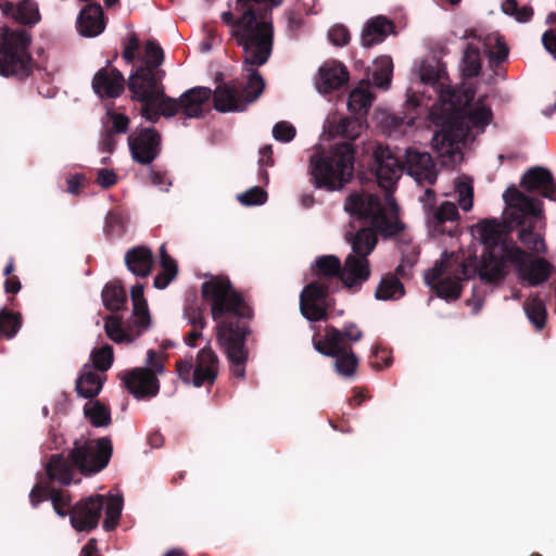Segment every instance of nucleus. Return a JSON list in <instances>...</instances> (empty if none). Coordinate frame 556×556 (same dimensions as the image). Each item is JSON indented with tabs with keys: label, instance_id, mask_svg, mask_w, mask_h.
Wrapping results in <instances>:
<instances>
[{
	"label": "nucleus",
	"instance_id": "nucleus-1",
	"mask_svg": "<svg viewBox=\"0 0 556 556\" xmlns=\"http://www.w3.org/2000/svg\"><path fill=\"white\" fill-rule=\"evenodd\" d=\"M403 164L389 147L378 144L372 152L371 173L384 190V201L390 210L388 216L379 195L369 192L351 193L344 208L358 219H369L372 228H362L354 236L346 235L352 252L342 264L341 283L351 292H358L370 278L368 255L378 242L377 232L389 238L403 231L404 224L399 219V205L393 197V188L401 177Z\"/></svg>",
	"mask_w": 556,
	"mask_h": 556
},
{
	"label": "nucleus",
	"instance_id": "nucleus-2",
	"mask_svg": "<svg viewBox=\"0 0 556 556\" xmlns=\"http://www.w3.org/2000/svg\"><path fill=\"white\" fill-rule=\"evenodd\" d=\"M282 0H237L236 10L241 12V22L232 39L243 50V65L248 73L245 84L231 80L214 90L216 111L243 112L255 102L265 89V80L255 68L268 62L274 49V26L265 16L266 10H256L254 4L277 7Z\"/></svg>",
	"mask_w": 556,
	"mask_h": 556
},
{
	"label": "nucleus",
	"instance_id": "nucleus-3",
	"mask_svg": "<svg viewBox=\"0 0 556 556\" xmlns=\"http://www.w3.org/2000/svg\"><path fill=\"white\" fill-rule=\"evenodd\" d=\"M201 295L211 306V315L216 323V339L227 356L231 374L244 378L249 358L247 339L252 332L249 321L254 316L253 307L225 276H214L204 281Z\"/></svg>",
	"mask_w": 556,
	"mask_h": 556
},
{
	"label": "nucleus",
	"instance_id": "nucleus-4",
	"mask_svg": "<svg viewBox=\"0 0 556 556\" xmlns=\"http://www.w3.org/2000/svg\"><path fill=\"white\" fill-rule=\"evenodd\" d=\"M506 204L505 217L483 219L476 226V233L484 245L479 266V277L485 283H496L506 276L507 258L517 245L504 239L514 225L523 223L527 215L541 216L542 201L519 191L514 185L503 194Z\"/></svg>",
	"mask_w": 556,
	"mask_h": 556
},
{
	"label": "nucleus",
	"instance_id": "nucleus-5",
	"mask_svg": "<svg viewBox=\"0 0 556 556\" xmlns=\"http://www.w3.org/2000/svg\"><path fill=\"white\" fill-rule=\"evenodd\" d=\"M355 147L350 142L334 143L328 150L315 152L309 157L311 182L316 189L338 191L354 176Z\"/></svg>",
	"mask_w": 556,
	"mask_h": 556
},
{
	"label": "nucleus",
	"instance_id": "nucleus-6",
	"mask_svg": "<svg viewBox=\"0 0 556 556\" xmlns=\"http://www.w3.org/2000/svg\"><path fill=\"white\" fill-rule=\"evenodd\" d=\"M104 510L105 518L102 527L105 531H113L119 522L123 510V497L110 495L108 498L101 494L83 497L71 507L70 522L78 532H91L97 529Z\"/></svg>",
	"mask_w": 556,
	"mask_h": 556
},
{
	"label": "nucleus",
	"instance_id": "nucleus-7",
	"mask_svg": "<svg viewBox=\"0 0 556 556\" xmlns=\"http://www.w3.org/2000/svg\"><path fill=\"white\" fill-rule=\"evenodd\" d=\"M31 35L26 29L0 28V75L25 80L33 75L35 61L29 53Z\"/></svg>",
	"mask_w": 556,
	"mask_h": 556
},
{
	"label": "nucleus",
	"instance_id": "nucleus-8",
	"mask_svg": "<svg viewBox=\"0 0 556 556\" xmlns=\"http://www.w3.org/2000/svg\"><path fill=\"white\" fill-rule=\"evenodd\" d=\"M113 455V443L110 437L75 440L70 451V459L76 465L77 471L85 477L104 470Z\"/></svg>",
	"mask_w": 556,
	"mask_h": 556
},
{
	"label": "nucleus",
	"instance_id": "nucleus-9",
	"mask_svg": "<svg viewBox=\"0 0 556 556\" xmlns=\"http://www.w3.org/2000/svg\"><path fill=\"white\" fill-rule=\"evenodd\" d=\"M212 96L214 97V93L207 87H193L177 99L164 92V96L157 99L156 105L164 117H173L181 112L186 118H200L203 117L205 105Z\"/></svg>",
	"mask_w": 556,
	"mask_h": 556
},
{
	"label": "nucleus",
	"instance_id": "nucleus-10",
	"mask_svg": "<svg viewBox=\"0 0 556 556\" xmlns=\"http://www.w3.org/2000/svg\"><path fill=\"white\" fill-rule=\"evenodd\" d=\"M165 71H154L147 66H137L127 80L131 99L139 103H156L164 96Z\"/></svg>",
	"mask_w": 556,
	"mask_h": 556
},
{
	"label": "nucleus",
	"instance_id": "nucleus-11",
	"mask_svg": "<svg viewBox=\"0 0 556 556\" xmlns=\"http://www.w3.org/2000/svg\"><path fill=\"white\" fill-rule=\"evenodd\" d=\"M448 114L444 116L437 115L433 111L431 112L433 123L440 127L433 135L432 146L441 154L450 153L454 146L463 141L467 135V127L464 121L458 117L455 113L457 112L458 101L455 98V108L447 104Z\"/></svg>",
	"mask_w": 556,
	"mask_h": 556
},
{
	"label": "nucleus",
	"instance_id": "nucleus-12",
	"mask_svg": "<svg viewBox=\"0 0 556 556\" xmlns=\"http://www.w3.org/2000/svg\"><path fill=\"white\" fill-rule=\"evenodd\" d=\"M336 291L329 285L311 281L300 294L301 314L309 321L327 320L328 309L331 306L329 295Z\"/></svg>",
	"mask_w": 556,
	"mask_h": 556
},
{
	"label": "nucleus",
	"instance_id": "nucleus-13",
	"mask_svg": "<svg viewBox=\"0 0 556 556\" xmlns=\"http://www.w3.org/2000/svg\"><path fill=\"white\" fill-rule=\"evenodd\" d=\"M444 273L443 263H437L425 276V280L439 298L448 302L456 301L459 299L463 290L460 281L469 279L472 270L466 263H460L456 276L443 277Z\"/></svg>",
	"mask_w": 556,
	"mask_h": 556
},
{
	"label": "nucleus",
	"instance_id": "nucleus-14",
	"mask_svg": "<svg viewBox=\"0 0 556 556\" xmlns=\"http://www.w3.org/2000/svg\"><path fill=\"white\" fill-rule=\"evenodd\" d=\"M507 264H511L519 277L530 286L545 282L553 271V265L543 257L533 258L518 245L510 252Z\"/></svg>",
	"mask_w": 556,
	"mask_h": 556
},
{
	"label": "nucleus",
	"instance_id": "nucleus-15",
	"mask_svg": "<svg viewBox=\"0 0 556 556\" xmlns=\"http://www.w3.org/2000/svg\"><path fill=\"white\" fill-rule=\"evenodd\" d=\"M132 160L141 165H150L162 151V138L154 127L141 128L128 136Z\"/></svg>",
	"mask_w": 556,
	"mask_h": 556
},
{
	"label": "nucleus",
	"instance_id": "nucleus-16",
	"mask_svg": "<svg viewBox=\"0 0 556 556\" xmlns=\"http://www.w3.org/2000/svg\"><path fill=\"white\" fill-rule=\"evenodd\" d=\"M363 331L354 323L345 324L342 329L328 325L325 334L313 337L314 349L320 354H333L334 346H352L351 343L362 340Z\"/></svg>",
	"mask_w": 556,
	"mask_h": 556
},
{
	"label": "nucleus",
	"instance_id": "nucleus-17",
	"mask_svg": "<svg viewBox=\"0 0 556 556\" xmlns=\"http://www.w3.org/2000/svg\"><path fill=\"white\" fill-rule=\"evenodd\" d=\"M122 381L134 397L151 399L159 394L160 381L152 369L136 367L122 375Z\"/></svg>",
	"mask_w": 556,
	"mask_h": 556
},
{
	"label": "nucleus",
	"instance_id": "nucleus-18",
	"mask_svg": "<svg viewBox=\"0 0 556 556\" xmlns=\"http://www.w3.org/2000/svg\"><path fill=\"white\" fill-rule=\"evenodd\" d=\"M427 224L429 229L437 235H455L459 214L456 204L451 201L442 202L438 207L426 205Z\"/></svg>",
	"mask_w": 556,
	"mask_h": 556
},
{
	"label": "nucleus",
	"instance_id": "nucleus-19",
	"mask_svg": "<svg viewBox=\"0 0 556 556\" xmlns=\"http://www.w3.org/2000/svg\"><path fill=\"white\" fill-rule=\"evenodd\" d=\"M126 80L123 73L116 67L108 65L100 68L92 78L93 92L100 99H116L125 90Z\"/></svg>",
	"mask_w": 556,
	"mask_h": 556
},
{
	"label": "nucleus",
	"instance_id": "nucleus-20",
	"mask_svg": "<svg viewBox=\"0 0 556 556\" xmlns=\"http://www.w3.org/2000/svg\"><path fill=\"white\" fill-rule=\"evenodd\" d=\"M520 186L528 192H538L543 198L556 201V184L553 174L545 167L529 168L522 175Z\"/></svg>",
	"mask_w": 556,
	"mask_h": 556
},
{
	"label": "nucleus",
	"instance_id": "nucleus-21",
	"mask_svg": "<svg viewBox=\"0 0 556 556\" xmlns=\"http://www.w3.org/2000/svg\"><path fill=\"white\" fill-rule=\"evenodd\" d=\"M219 368V361L216 353L210 345L201 349L197 355L192 384L200 388L204 384L213 386Z\"/></svg>",
	"mask_w": 556,
	"mask_h": 556
},
{
	"label": "nucleus",
	"instance_id": "nucleus-22",
	"mask_svg": "<svg viewBox=\"0 0 556 556\" xmlns=\"http://www.w3.org/2000/svg\"><path fill=\"white\" fill-rule=\"evenodd\" d=\"M76 465L70 459V454H52L45 464V472L50 483L70 485L75 480Z\"/></svg>",
	"mask_w": 556,
	"mask_h": 556
},
{
	"label": "nucleus",
	"instance_id": "nucleus-23",
	"mask_svg": "<svg viewBox=\"0 0 556 556\" xmlns=\"http://www.w3.org/2000/svg\"><path fill=\"white\" fill-rule=\"evenodd\" d=\"M349 77V71L341 62H326L318 70L316 87L320 92L329 93L343 87Z\"/></svg>",
	"mask_w": 556,
	"mask_h": 556
},
{
	"label": "nucleus",
	"instance_id": "nucleus-24",
	"mask_svg": "<svg viewBox=\"0 0 556 556\" xmlns=\"http://www.w3.org/2000/svg\"><path fill=\"white\" fill-rule=\"evenodd\" d=\"M407 172L418 181L433 185L437 180V172L432 156L428 152L408 149L405 154Z\"/></svg>",
	"mask_w": 556,
	"mask_h": 556
},
{
	"label": "nucleus",
	"instance_id": "nucleus-25",
	"mask_svg": "<svg viewBox=\"0 0 556 556\" xmlns=\"http://www.w3.org/2000/svg\"><path fill=\"white\" fill-rule=\"evenodd\" d=\"M76 28L84 37L100 35L105 28L102 7L97 2L85 5L77 16Z\"/></svg>",
	"mask_w": 556,
	"mask_h": 556
},
{
	"label": "nucleus",
	"instance_id": "nucleus-26",
	"mask_svg": "<svg viewBox=\"0 0 556 556\" xmlns=\"http://www.w3.org/2000/svg\"><path fill=\"white\" fill-rule=\"evenodd\" d=\"M313 271L315 279L325 286L338 290L342 277V263L336 255H321L315 260Z\"/></svg>",
	"mask_w": 556,
	"mask_h": 556
},
{
	"label": "nucleus",
	"instance_id": "nucleus-27",
	"mask_svg": "<svg viewBox=\"0 0 556 556\" xmlns=\"http://www.w3.org/2000/svg\"><path fill=\"white\" fill-rule=\"evenodd\" d=\"M0 11L2 16L11 17L25 26H34L40 21L38 5L33 0H22L16 5L0 0Z\"/></svg>",
	"mask_w": 556,
	"mask_h": 556
},
{
	"label": "nucleus",
	"instance_id": "nucleus-28",
	"mask_svg": "<svg viewBox=\"0 0 556 556\" xmlns=\"http://www.w3.org/2000/svg\"><path fill=\"white\" fill-rule=\"evenodd\" d=\"M421 80L431 85L439 92V100L442 104H451L455 108L456 91L445 85L446 72L439 65H426L421 67Z\"/></svg>",
	"mask_w": 556,
	"mask_h": 556
},
{
	"label": "nucleus",
	"instance_id": "nucleus-29",
	"mask_svg": "<svg viewBox=\"0 0 556 556\" xmlns=\"http://www.w3.org/2000/svg\"><path fill=\"white\" fill-rule=\"evenodd\" d=\"M104 330L108 338L115 343H131L148 329L134 326L131 318L124 328L122 317L111 314L104 317Z\"/></svg>",
	"mask_w": 556,
	"mask_h": 556
},
{
	"label": "nucleus",
	"instance_id": "nucleus-30",
	"mask_svg": "<svg viewBox=\"0 0 556 556\" xmlns=\"http://www.w3.org/2000/svg\"><path fill=\"white\" fill-rule=\"evenodd\" d=\"M390 34H395L394 23L386 16L379 15L368 20L365 24L361 42L364 48H371L381 43Z\"/></svg>",
	"mask_w": 556,
	"mask_h": 556
},
{
	"label": "nucleus",
	"instance_id": "nucleus-31",
	"mask_svg": "<svg viewBox=\"0 0 556 556\" xmlns=\"http://www.w3.org/2000/svg\"><path fill=\"white\" fill-rule=\"evenodd\" d=\"M125 265L135 276L146 278L154 266L153 252L144 245L132 247L125 254Z\"/></svg>",
	"mask_w": 556,
	"mask_h": 556
},
{
	"label": "nucleus",
	"instance_id": "nucleus-32",
	"mask_svg": "<svg viewBox=\"0 0 556 556\" xmlns=\"http://www.w3.org/2000/svg\"><path fill=\"white\" fill-rule=\"evenodd\" d=\"M544 213L541 216L527 215L523 217V223L519 224L520 230L518 232V239L520 242L530 251L543 254L546 252V245L541 235L534 232L535 224L533 219H542Z\"/></svg>",
	"mask_w": 556,
	"mask_h": 556
},
{
	"label": "nucleus",
	"instance_id": "nucleus-33",
	"mask_svg": "<svg viewBox=\"0 0 556 556\" xmlns=\"http://www.w3.org/2000/svg\"><path fill=\"white\" fill-rule=\"evenodd\" d=\"M332 350L336 353L324 355L334 358V370L338 375L344 378L354 377L358 367V357L353 352L352 346L337 345Z\"/></svg>",
	"mask_w": 556,
	"mask_h": 556
},
{
	"label": "nucleus",
	"instance_id": "nucleus-34",
	"mask_svg": "<svg viewBox=\"0 0 556 556\" xmlns=\"http://www.w3.org/2000/svg\"><path fill=\"white\" fill-rule=\"evenodd\" d=\"M143 291L142 283H136L130 290L132 301L131 323L136 327H141V329H149L151 327V316Z\"/></svg>",
	"mask_w": 556,
	"mask_h": 556
},
{
	"label": "nucleus",
	"instance_id": "nucleus-35",
	"mask_svg": "<svg viewBox=\"0 0 556 556\" xmlns=\"http://www.w3.org/2000/svg\"><path fill=\"white\" fill-rule=\"evenodd\" d=\"M101 298L104 307L111 313L124 309L127 303L126 290L119 280L106 282L102 289Z\"/></svg>",
	"mask_w": 556,
	"mask_h": 556
},
{
	"label": "nucleus",
	"instance_id": "nucleus-36",
	"mask_svg": "<svg viewBox=\"0 0 556 556\" xmlns=\"http://www.w3.org/2000/svg\"><path fill=\"white\" fill-rule=\"evenodd\" d=\"M466 104L468 105L466 110V116L468 118V122L471 124L472 127L476 128H484L491 123L492 119V110L490 105L485 103V96H482L478 98V100L470 104L472 101V94L466 96Z\"/></svg>",
	"mask_w": 556,
	"mask_h": 556
},
{
	"label": "nucleus",
	"instance_id": "nucleus-37",
	"mask_svg": "<svg viewBox=\"0 0 556 556\" xmlns=\"http://www.w3.org/2000/svg\"><path fill=\"white\" fill-rule=\"evenodd\" d=\"M102 386L103 381L99 374L90 370L89 366L85 365L84 371L76 380L75 390L84 399H93L100 393Z\"/></svg>",
	"mask_w": 556,
	"mask_h": 556
},
{
	"label": "nucleus",
	"instance_id": "nucleus-38",
	"mask_svg": "<svg viewBox=\"0 0 556 556\" xmlns=\"http://www.w3.org/2000/svg\"><path fill=\"white\" fill-rule=\"evenodd\" d=\"M405 293L403 283L400 278L393 274H387L380 280L375 291V298L380 301L397 300Z\"/></svg>",
	"mask_w": 556,
	"mask_h": 556
},
{
	"label": "nucleus",
	"instance_id": "nucleus-39",
	"mask_svg": "<svg viewBox=\"0 0 556 556\" xmlns=\"http://www.w3.org/2000/svg\"><path fill=\"white\" fill-rule=\"evenodd\" d=\"M375 96L365 88H355L351 91L348 101L349 111L358 115L359 117H364L368 114V111L372 104Z\"/></svg>",
	"mask_w": 556,
	"mask_h": 556
},
{
	"label": "nucleus",
	"instance_id": "nucleus-40",
	"mask_svg": "<svg viewBox=\"0 0 556 556\" xmlns=\"http://www.w3.org/2000/svg\"><path fill=\"white\" fill-rule=\"evenodd\" d=\"M84 414L93 427H108L112 422L111 410L105 404L94 401L84 407Z\"/></svg>",
	"mask_w": 556,
	"mask_h": 556
},
{
	"label": "nucleus",
	"instance_id": "nucleus-41",
	"mask_svg": "<svg viewBox=\"0 0 556 556\" xmlns=\"http://www.w3.org/2000/svg\"><path fill=\"white\" fill-rule=\"evenodd\" d=\"M392 74L393 62L391 56L382 55L375 61L372 81L378 88L388 89L391 85Z\"/></svg>",
	"mask_w": 556,
	"mask_h": 556
},
{
	"label": "nucleus",
	"instance_id": "nucleus-42",
	"mask_svg": "<svg viewBox=\"0 0 556 556\" xmlns=\"http://www.w3.org/2000/svg\"><path fill=\"white\" fill-rule=\"evenodd\" d=\"M164 51L157 41L150 39L146 42L144 54L139 59V66H147L154 71H163L161 65L164 63Z\"/></svg>",
	"mask_w": 556,
	"mask_h": 556
},
{
	"label": "nucleus",
	"instance_id": "nucleus-43",
	"mask_svg": "<svg viewBox=\"0 0 556 556\" xmlns=\"http://www.w3.org/2000/svg\"><path fill=\"white\" fill-rule=\"evenodd\" d=\"M523 307L530 323L536 330H542L545 327L547 318L544 302L539 298H532L525 302Z\"/></svg>",
	"mask_w": 556,
	"mask_h": 556
},
{
	"label": "nucleus",
	"instance_id": "nucleus-44",
	"mask_svg": "<svg viewBox=\"0 0 556 556\" xmlns=\"http://www.w3.org/2000/svg\"><path fill=\"white\" fill-rule=\"evenodd\" d=\"M22 327V318L18 313H13L8 308L0 311V336L12 339Z\"/></svg>",
	"mask_w": 556,
	"mask_h": 556
},
{
	"label": "nucleus",
	"instance_id": "nucleus-45",
	"mask_svg": "<svg viewBox=\"0 0 556 556\" xmlns=\"http://www.w3.org/2000/svg\"><path fill=\"white\" fill-rule=\"evenodd\" d=\"M480 71V50L475 45L468 43L463 58V74L465 77L471 78L478 76Z\"/></svg>",
	"mask_w": 556,
	"mask_h": 556
},
{
	"label": "nucleus",
	"instance_id": "nucleus-46",
	"mask_svg": "<svg viewBox=\"0 0 556 556\" xmlns=\"http://www.w3.org/2000/svg\"><path fill=\"white\" fill-rule=\"evenodd\" d=\"M182 316L192 328H205L207 324L204 316V308L198 303L195 298L191 301H187L184 306Z\"/></svg>",
	"mask_w": 556,
	"mask_h": 556
},
{
	"label": "nucleus",
	"instance_id": "nucleus-47",
	"mask_svg": "<svg viewBox=\"0 0 556 556\" xmlns=\"http://www.w3.org/2000/svg\"><path fill=\"white\" fill-rule=\"evenodd\" d=\"M90 359L96 370L106 371L114 361L113 348L110 344H105L101 348L93 349L90 354Z\"/></svg>",
	"mask_w": 556,
	"mask_h": 556
},
{
	"label": "nucleus",
	"instance_id": "nucleus-48",
	"mask_svg": "<svg viewBox=\"0 0 556 556\" xmlns=\"http://www.w3.org/2000/svg\"><path fill=\"white\" fill-rule=\"evenodd\" d=\"M336 131L342 138L346 139V142L352 143L362 132V122L358 117L342 118L337 125Z\"/></svg>",
	"mask_w": 556,
	"mask_h": 556
},
{
	"label": "nucleus",
	"instance_id": "nucleus-49",
	"mask_svg": "<svg viewBox=\"0 0 556 556\" xmlns=\"http://www.w3.org/2000/svg\"><path fill=\"white\" fill-rule=\"evenodd\" d=\"M49 500L52 503L55 514L60 517H65L71 514V495L62 490L50 488Z\"/></svg>",
	"mask_w": 556,
	"mask_h": 556
},
{
	"label": "nucleus",
	"instance_id": "nucleus-50",
	"mask_svg": "<svg viewBox=\"0 0 556 556\" xmlns=\"http://www.w3.org/2000/svg\"><path fill=\"white\" fill-rule=\"evenodd\" d=\"M238 200L241 204L245 206L261 205L266 202L267 193L263 188L255 186L247 190L245 192L239 194Z\"/></svg>",
	"mask_w": 556,
	"mask_h": 556
},
{
	"label": "nucleus",
	"instance_id": "nucleus-51",
	"mask_svg": "<svg viewBox=\"0 0 556 556\" xmlns=\"http://www.w3.org/2000/svg\"><path fill=\"white\" fill-rule=\"evenodd\" d=\"M328 39L336 47H344L350 42L351 35L344 25L337 24L328 30Z\"/></svg>",
	"mask_w": 556,
	"mask_h": 556
},
{
	"label": "nucleus",
	"instance_id": "nucleus-52",
	"mask_svg": "<svg viewBox=\"0 0 556 556\" xmlns=\"http://www.w3.org/2000/svg\"><path fill=\"white\" fill-rule=\"evenodd\" d=\"M296 135L295 127L285 121L278 122L273 128V136L277 141L290 142Z\"/></svg>",
	"mask_w": 556,
	"mask_h": 556
},
{
	"label": "nucleus",
	"instance_id": "nucleus-53",
	"mask_svg": "<svg viewBox=\"0 0 556 556\" xmlns=\"http://www.w3.org/2000/svg\"><path fill=\"white\" fill-rule=\"evenodd\" d=\"M458 193V204L465 211L468 212L472 207L473 188L469 182H459L456 186Z\"/></svg>",
	"mask_w": 556,
	"mask_h": 556
},
{
	"label": "nucleus",
	"instance_id": "nucleus-54",
	"mask_svg": "<svg viewBox=\"0 0 556 556\" xmlns=\"http://www.w3.org/2000/svg\"><path fill=\"white\" fill-rule=\"evenodd\" d=\"M140 49V40L138 36L132 33L128 40L124 43L122 56L127 64H132L137 59V52Z\"/></svg>",
	"mask_w": 556,
	"mask_h": 556
},
{
	"label": "nucleus",
	"instance_id": "nucleus-55",
	"mask_svg": "<svg viewBox=\"0 0 556 556\" xmlns=\"http://www.w3.org/2000/svg\"><path fill=\"white\" fill-rule=\"evenodd\" d=\"M104 231L108 237H119L123 233V222L118 214L109 212L105 217Z\"/></svg>",
	"mask_w": 556,
	"mask_h": 556
},
{
	"label": "nucleus",
	"instance_id": "nucleus-56",
	"mask_svg": "<svg viewBox=\"0 0 556 556\" xmlns=\"http://www.w3.org/2000/svg\"><path fill=\"white\" fill-rule=\"evenodd\" d=\"M160 264L162 271L168 273L172 277L177 276V262L168 254L165 243L160 247Z\"/></svg>",
	"mask_w": 556,
	"mask_h": 556
},
{
	"label": "nucleus",
	"instance_id": "nucleus-57",
	"mask_svg": "<svg viewBox=\"0 0 556 556\" xmlns=\"http://www.w3.org/2000/svg\"><path fill=\"white\" fill-rule=\"evenodd\" d=\"M261 159L258 161V165L261 167L260 169V176L262 177L263 181L265 184L268 182V173L264 166H273L274 165V159H273V147L270 144H266L263 148L260 149Z\"/></svg>",
	"mask_w": 556,
	"mask_h": 556
},
{
	"label": "nucleus",
	"instance_id": "nucleus-58",
	"mask_svg": "<svg viewBox=\"0 0 556 556\" xmlns=\"http://www.w3.org/2000/svg\"><path fill=\"white\" fill-rule=\"evenodd\" d=\"M194 365L191 359H179L176 362V371L180 380L186 384H192Z\"/></svg>",
	"mask_w": 556,
	"mask_h": 556
},
{
	"label": "nucleus",
	"instance_id": "nucleus-59",
	"mask_svg": "<svg viewBox=\"0 0 556 556\" xmlns=\"http://www.w3.org/2000/svg\"><path fill=\"white\" fill-rule=\"evenodd\" d=\"M112 121V126L109 131L113 134H125L128 130L129 118L125 114L112 112L109 114Z\"/></svg>",
	"mask_w": 556,
	"mask_h": 556
},
{
	"label": "nucleus",
	"instance_id": "nucleus-60",
	"mask_svg": "<svg viewBox=\"0 0 556 556\" xmlns=\"http://www.w3.org/2000/svg\"><path fill=\"white\" fill-rule=\"evenodd\" d=\"M96 181L103 189H109L117 182V175L113 169L100 168Z\"/></svg>",
	"mask_w": 556,
	"mask_h": 556
},
{
	"label": "nucleus",
	"instance_id": "nucleus-61",
	"mask_svg": "<svg viewBox=\"0 0 556 556\" xmlns=\"http://www.w3.org/2000/svg\"><path fill=\"white\" fill-rule=\"evenodd\" d=\"M51 486H45L40 483H36L29 493V502L34 508L49 498V489Z\"/></svg>",
	"mask_w": 556,
	"mask_h": 556
},
{
	"label": "nucleus",
	"instance_id": "nucleus-62",
	"mask_svg": "<svg viewBox=\"0 0 556 556\" xmlns=\"http://www.w3.org/2000/svg\"><path fill=\"white\" fill-rule=\"evenodd\" d=\"M86 182V177L84 174H74L70 175L66 178V192L77 195L80 193Z\"/></svg>",
	"mask_w": 556,
	"mask_h": 556
},
{
	"label": "nucleus",
	"instance_id": "nucleus-63",
	"mask_svg": "<svg viewBox=\"0 0 556 556\" xmlns=\"http://www.w3.org/2000/svg\"><path fill=\"white\" fill-rule=\"evenodd\" d=\"M147 365L149 369H152L157 374H162L164 371V364L160 357V355L154 350H149L147 353Z\"/></svg>",
	"mask_w": 556,
	"mask_h": 556
},
{
	"label": "nucleus",
	"instance_id": "nucleus-64",
	"mask_svg": "<svg viewBox=\"0 0 556 556\" xmlns=\"http://www.w3.org/2000/svg\"><path fill=\"white\" fill-rule=\"evenodd\" d=\"M544 48L556 56V31L554 29L546 30L542 36Z\"/></svg>",
	"mask_w": 556,
	"mask_h": 556
}]
</instances>
